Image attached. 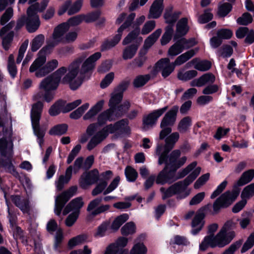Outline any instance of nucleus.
Segmentation results:
<instances>
[{
	"mask_svg": "<svg viewBox=\"0 0 254 254\" xmlns=\"http://www.w3.org/2000/svg\"><path fill=\"white\" fill-rule=\"evenodd\" d=\"M69 29L67 24H62L54 30L52 39L47 42V45L38 53L37 58L35 60L29 68V72L34 73L36 77H43L56 69L59 64L56 59H53L46 62V53H51L54 47L60 43H72L77 37L76 31H71L65 34Z\"/></svg>",
	"mask_w": 254,
	"mask_h": 254,
	"instance_id": "1",
	"label": "nucleus"
},
{
	"mask_svg": "<svg viewBox=\"0 0 254 254\" xmlns=\"http://www.w3.org/2000/svg\"><path fill=\"white\" fill-rule=\"evenodd\" d=\"M88 54L83 53L73 61L67 68V72L62 79L63 84H69L72 90L77 89L82 84L81 78L77 77L78 73L84 75L91 72L95 68L96 62L101 57L100 52L92 55L88 58Z\"/></svg>",
	"mask_w": 254,
	"mask_h": 254,
	"instance_id": "2",
	"label": "nucleus"
},
{
	"mask_svg": "<svg viewBox=\"0 0 254 254\" xmlns=\"http://www.w3.org/2000/svg\"><path fill=\"white\" fill-rule=\"evenodd\" d=\"M66 72L67 68L62 66L52 74L42 79L39 84V88L40 90L45 91V93L43 94L40 92H38L33 95V99L38 100L43 97L44 100L48 103L52 101L55 96L53 91L57 89L60 81L63 83L62 82V79Z\"/></svg>",
	"mask_w": 254,
	"mask_h": 254,
	"instance_id": "3",
	"label": "nucleus"
},
{
	"mask_svg": "<svg viewBox=\"0 0 254 254\" xmlns=\"http://www.w3.org/2000/svg\"><path fill=\"white\" fill-rule=\"evenodd\" d=\"M234 226L232 221H227L216 235H209L204 237L199 245L200 249L205 251L208 247L223 248L227 245L235 236V232L231 230Z\"/></svg>",
	"mask_w": 254,
	"mask_h": 254,
	"instance_id": "4",
	"label": "nucleus"
},
{
	"mask_svg": "<svg viewBox=\"0 0 254 254\" xmlns=\"http://www.w3.org/2000/svg\"><path fill=\"white\" fill-rule=\"evenodd\" d=\"M200 171L201 168L196 167L184 181L174 184L167 190H165L163 187L161 188L160 190L162 193V199H165L174 194H177L179 199L185 198L188 196L190 190L187 189V187L197 178Z\"/></svg>",
	"mask_w": 254,
	"mask_h": 254,
	"instance_id": "5",
	"label": "nucleus"
},
{
	"mask_svg": "<svg viewBox=\"0 0 254 254\" xmlns=\"http://www.w3.org/2000/svg\"><path fill=\"white\" fill-rule=\"evenodd\" d=\"M6 137L0 139V167H3L8 172L13 173L15 169L11 162L13 154V143L10 139V130H5Z\"/></svg>",
	"mask_w": 254,
	"mask_h": 254,
	"instance_id": "6",
	"label": "nucleus"
},
{
	"mask_svg": "<svg viewBox=\"0 0 254 254\" xmlns=\"http://www.w3.org/2000/svg\"><path fill=\"white\" fill-rule=\"evenodd\" d=\"M135 17L134 13H131L127 17L126 13L120 14L116 21V24H120L125 19L126 20L118 28V34L111 40H105L102 45V50H106L115 46L121 40L123 32L129 27Z\"/></svg>",
	"mask_w": 254,
	"mask_h": 254,
	"instance_id": "7",
	"label": "nucleus"
},
{
	"mask_svg": "<svg viewBox=\"0 0 254 254\" xmlns=\"http://www.w3.org/2000/svg\"><path fill=\"white\" fill-rule=\"evenodd\" d=\"M168 153H163L157 155L159 157L158 164H165V166L175 173L176 171L183 166L187 160L186 156L180 158L181 152L179 149L173 150L169 155Z\"/></svg>",
	"mask_w": 254,
	"mask_h": 254,
	"instance_id": "8",
	"label": "nucleus"
},
{
	"mask_svg": "<svg viewBox=\"0 0 254 254\" xmlns=\"http://www.w3.org/2000/svg\"><path fill=\"white\" fill-rule=\"evenodd\" d=\"M197 162L194 161L187 166L185 168L179 173V176H175V173L170 169L168 171L167 167L158 174L156 179V183L159 185H164L167 183H171L177 179L182 178L188 175L190 171L193 170L196 166Z\"/></svg>",
	"mask_w": 254,
	"mask_h": 254,
	"instance_id": "9",
	"label": "nucleus"
},
{
	"mask_svg": "<svg viewBox=\"0 0 254 254\" xmlns=\"http://www.w3.org/2000/svg\"><path fill=\"white\" fill-rule=\"evenodd\" d=\"M44 104L38 101L32 106L31 111V120L33 129L35 135L38 137V142L41 147L43 143V137L45 135L44 130L40 128V119L43 111Z\"/></svg>",
	"mask_w": 254,
	"mask_h": 254,
	"instance_id": "10",
	"label": "nucleus"
},
{
	"mask_svg": "<svg viewBox=\"0 0 254 254\" xmlns=\"http://www.w3.org/2000/svg\"><path fill=\"white\" fill-rule=\"evenodd\" d=\"M179 110V107L173 106L164 115L160 123V128L161 130L159 133L160 139H163L164 138L172 132V128L177 119V115Z\"/></svg>",
	"mask_w": 254,
	"mask_h": 254,
	"instance_id": "11",
	"label": "nucleus"
},
{
	"mask_svg": "<svg viewBox=\"0 0 254 254\" xmlns=\"http://www.w3.org/2000/svg\"><path fill=\"white\" fill-rule=\"evenodd\" d=\"M77 190L76 186H72L68 190L62 193L56 197L54 208L55 213L59 216L61 214L62 210L66 202L74 194Z\"/></svg>",
	"mask_w": 254,
	"mask_h": 254,
	"instance_id": "12",
	"label": "nucleus"
},
{
	"mask_svg": "<svg viewBox=\"0 0 254 254\" xmlns=\"http://www.w3.org/2000/svg\"><path fill=\"white\" fill-rule=\"evenodd\" d=\"M180 134L178 132H174L167 135L164 138L165 144H158L156 147V155H161L163 153H168L175 146L179 140Z\"/></svg>",
	"mask_w": 254,
	"mask_h": 254,
	"instance_id": "13",
	"label": "nucleus"
},
{
	"mask_svg": "<svg viewBox=\"0 0 254 254\" xmlns=\"http://www.w3.org/2000/svg\"><path fill=\"white\" fill-rule=\"evenodd\" d=\"M168 106H165L162 108L155 110L145 116L143 118V127L144 130L153 127L156 124L158 119L167 111Z\"/></svg>",
	"mask_w": 254,
	"mask_h": 254,
	"instance_id": "14",
	"label": "nucleus"
},
{
	"mask_svg": "<svg viewBox=\"0 0 254 254\" xmlns=\"http://www.w3.org/2000/svg\"><path fill=\"white\" fill-rule=\"evenodd\" d=\"M123 99L122 92L114 91L111 95V98L109 102V106L113 110L119 109L122 111V116L128 110L130 103L128 101H125L120 106H117Z\"/></svg>",
	"mask_w": 254,
	"mask_h": 254,
	"instance_id": "15",
	"label": "nucleus"
},
{
	"mask_svg": "<svg viewBox=\"0 0 254 254\" xmlns=\"http://www.w3.org/2000/svg\"><path fill=\"white\" fill-rule=\"evenodd\" d=\"M99 179V173L97 169H93L83 173L79 180L80 187L86 189L97 182Z\"/></svg>",
	"mask_w": 254,
	"mask_h": 254,
	"instance_id": "16",
	"label": "nucleus"
},
{
	"mask_svg": "<svg viewBox=\"0 0 254 254\" xmlns=\"http://www.w3.org/2000/svg\"><path fill=\"white\" fill-rule=\"evenodd\" d=\"M121 111L119 109L113 110L112 108H109L98 115V124L99 125H102L108 121L111 122L115 120L117 118L122 116V111Z\"/></svg>",
	"mask_w": 254,
	"mask_h": 254,
	"instance_id": "17",
	"label": "nucleus"
},
{
	"mask_svg": "<svg viewBox=\"0 0 254 254\" xmlns=\"http://www.w3.org/2000/svg\"><path fill=\"white\" fill-rule=\"evenodd\" d=\"M127 238L121 237L115 243L108 246L104 254H127V252L123 248L127 245Z\"/></svg>",
	"mask_w": 254,
	"mask_h": 254,
	"instance_id": "18",
	"label": "nucleus"
},
{
	"mask_svg": "<svg viewBox=\"0 0 254 254\" xmlns=\"http://www.w3.org/2000/svg\"><path fill=\"white\" fill-rule=\"evenodd\" d=\"M83 0H77L73 4L70 0H66L60 7L58 11L60 15L67 11L68 15H72L78 12L81 9Z\"/></svg>",
	"mask_w": 254,
	"mask_h": 254,
	"instance_id": "19",
	"label": "nucleus"
},
{
	"mask_svg": "<svg viewBox=\"0 0 254 254\" xmlns=\"http://www.w3.org/2000/svg\"><path fill=\"white\" fill-rule=\"evenodd\" d=\"M27 17L26 20V26L29 32H35L39 27L40 21L39 16L30 9L27 10Z\"/></svg>",
	"mask_w": 254,
	"mask_h": 254,
	"instance_id": "20",
	"label": "nucleus"
},
{
	"mask_svg": "<svg viewBox=\"0 0 254 254\" xmlns=\"http://www.w3.org/2000/svg\"><path fill=\"white\" fill-rule=\"evenodd\" d=\"M176 66L174 65V63L171 64L169 59L166 58L160 60L156 64L155 67L157 70H161L162 75L166 77L173 71Z\"/></svg>",
	"mask_w": 254,
	"mask_h": 254,
	"instance_id": "21",
	"label": "nucleus"
},
{
	"mask_svg": "<svg viewBox=\"0 0 254 254\" xmlns=\"http://www.w3.org/2000/svg\"><path fill=\"white\" fill-rule=\"evenodd\" d=\"M102 200V198L101 197H98L91 201L88 205L87 208V211L91 212L92 211L91 214L95 216L109 210L110 205L108 204L102 205L97 207L101 202Z\"/></svg>",
	"mask_w": 254,
	"mask_h": 254,
	"instance_id": "22",
	"label": "nucleus"
},
{
	"mask_svg": "<svg viewBox=\"0 0 254 254\" xmlns=\"http://www.w3.org/2000/svg\"><path fill=\"white\" fill-rule=\"evenodd\" d=\"M14 25V22L11 21L7 25L3 27L0 31V36L2 37V46L5 50H8L9 49L13 38V32H11L6 36L3 37L2 36L7 31L11 29Z\"/></svg>",
	"mask_w": 254,
	"mask_h": 254,
	"instance_id": "23",
	"label": "nucleus"
},
{
	"mask_svg": "<svg viewBox=\"0 0 254 254\" xmlns=\"http://www.w3.org/2000/svg\"><path fill=\"white\" fill-rule=\"evenodd\" d=\"M127 124L128 122L127 120H122L114 124H110L106 126L99 132H102L104 135H106V137L109 133H113L122 130L126 127Z\"/></svg>",
	"mask_w": 254,
	"mask_h": 254,
	"instance_id": "24",
	"label": "nucleus"
},
{
	"mask_svg": "<svg viewBox=\"0 0 254 254\" xmlns=\"http://www.w3.org/2000/svg\"><path fill=\"white\" fill-rule=\"evenodd\" d=\"M140 33V29L139 27H136L127 35L122 42L123 45H126L134 42L135 44L133 45H140L143 41L142 37L139 36Z\"/></svg>",
	"mask_w": 254,
	"mask_h": 254,
	"instance_id": "25",
	"label": "nucleus"
},
{
	"mask_svg": "<svg viewBox=\"0 0 254 254\" xmlns=\"http://www.w3.org/2000/svg\"><path fill=\"white\" fill-rule=\"evenodd\" d=\"M84 201L82 197H77L72 199L64 209L63 214L64 215H66L70 211L73 212L78 211L79 214L80 209L84 205Z\"/></svg>",
	"mask_w": 254,
	"mask_h": 254,
	"instance_id": "26",
	"label": "nucleus"
},
{
	"mask_svg": "<svg viewBox=\"0 0 254 254\" xmlns=\"http://www.w3.org/2000/svg\"><path fill=\"white\" fill-rule=\"evenodd\" d=\"M163 9V0H155L150 8L148 18H159L161 16Z\"/></svg>",
	"mask_w": 254,
	"mask_h": 254,
	"instance_id": "27",
	"label": "nucleus"
},
{
	"mask_svg": "<svg viewBox=\"0 0 254 254\" xmlns=\"http://www.w3.org/2000/svg\"><path fill=\"white\" fill-rule=\"evenodd\" d=\"M215 80V76L211 73H205L198 78L192 80L190 85L191 86L201 87L206 84H212Z\"/></svg>",
	"mask_w": 254,
	"mask_h": 254,
	"instance_id": "28",
	"label": "nucleus"
},
{
	"mask_svg": "<svg viewBox=\"0 0 254 254\" xmlns=\"http://www.w3.org/2000/svg\"><path fill=\"white\" fill-rule=\"evenodd\" d=\"M187 65L189 67L193 66L194 68L196 70L205 71L210 68L211 64L210 62L206 60L200 61L197 58H194L188 63Z\"/></svg>",
	"mask_w": 254,
	"mask_h": 254,
	"instance_id": "29",
	"label": "nucleus"
},
{
	"mask_svg": "<svg viewBox=\"0 0 254 254\" xmlns=\"http://www.w3.org/2000/svg\"><path fill=\"white\" fill-rule=\"evenodd\" d=\"M204 214L203 213L198 212L193 219L191 223L192 228L191 233L193 235H196L201 230L204 225Z\"/></svg>",
	"mask_w": 254,
	"mask_h": 254,
	"instance_id": "30",
	"label": "nucleus"
},
{
	"mask_svg": "<svg viewBox=\"0 0 254 254\" xmlns=\"http://www.w3.org/2000/svg\"><path fill=\"white\" fill-rule=\"evenodd\" d=\"M73 167L69 166L66 170L65 175H61L58 180L56 182V187L58 190H62L65 184L68 183L71 178Z\"/></svg>",
	"mask_w": 254,
	"mask_h": 254,
	"instance_id": "31",
	"label": "nucleus"
},
{
	"mask_svg": "<svg viewBox=\"0 0 254 254\" xmlns=\"http://www.w3.org/2000/svg\"><path fill=\"white\" fill-rule=\"evenodd\" d=\"M188 21L187 18H183L178 21L177 24L176 34L174 37L175 40H177L187 33L189 29Z\"/></svg>",
	"mask_w": 254,
	"mask_h": 254,
	"instance_id": "32",
	"label": "nucleus"
},
{
	"mask_svg": "<svg viewBox=\"0 0 254 254\" xmlns=\"http://www.w3.org/2000/svg\"><path fill=\"white\" fill-rule=\"evenodd\" d=\"M11 200L23 213H28L30 210L29 201L27 199L21 198L18 195H12Z\"/></svg>",
	"mask_w": 254,
	"mask_h": 254,
	"instance_id": "33",
	"label": "nucleus"
},
{
	"mask_svg": "<svg viewBox=\"0 0 254 254\" xmlns=\"http://www.w3.org/2000/svg\"><path fill=\"white\" fill-rule=\"evenodd\" d=\"M198 52L197 49H191L178 56L174 62V65L179 66L187 62Z\"/></svg>",
	"mask_w": 254,
	"mask_h": 254,
	"instance_id": "34",
	"label": "nucleus"
},
{
	"mask_svg": "<svg viewBox=\"0 0 254 254\" xmlns=\"http://www.w3.org/2000/svg\"><path fill=\"white\" fill-rule=\"evenodd\" d=\"M162 33L161 29H157L148 37L146 38L144 42L143 47L141 49H145L147 52L148 50L155 43Z\"/></svg>",
	"mask_w": 254,
	"mask_h": 254,
	"instance_id": "35",
	"label": "nucleus"
},
{
	"mask_svg": "<svg viewBox=\"0 0 254 254\" xmlns=\"http://www.w3.org/2000/svg\"><path fill=\"white\" fill-rule=\"evenodd\" d=\"M104 103L105 102L103 100L98 101L83 116V119L85 120H88L92 119L101 110Z\"/></svg>",
	"mask_w": 254,
	"mask_h": 254,
	"instance_id": "36",
	"label": "nucleus"
},
{
	"mask_svg": "<svg viewBox=\"0 0 254 254\" xmlns=\"http://www.w3.org/2000/svg\"><path fill=\"white\" fill-rule=\"evenodd\" d=\"M184 42H186L184 40H178L174 43L169 49L168 55L174 57L181 53L184 50L183 45L185 43Z\"/></svg>",
	"mask_w": 254,
	"mask_h": 254,
	"instance_id": "37",
	"label": "nucleus"
},
{
	"mask_svg": "<svg viewBox=\"0 0 254 254\" xmlns=\"http://www.w3.org/2000/svg\"><path fill=\"white\" fill-rule=\"evenodd\" d=\"M237 194L227 191L217 199L222 203L225 207L230 205L236 198Z\"/></svg>",
	"mask_w": 254,
	"mask_h": 254,
	"instance_id": "38",
	"label": "nucleus"
},
{
	"mask_svg": "<svg viewBox=\"0 0 254 254\" xmlns=\"http://www.w3.org/2000/svg\"><path fill=\"white\" fill-rule=\"evenodd\" d=\"M254 177V170L251 169L243 173L237 182V186H242L250 182Z\"/></svg>",
	"mask_w": 254,
	"mask_h": 254,
	"instance_id": "39",
	"label": "nucleus"
},
{
	"mask_svg": "<svg viewBox=\"0 0 254 254\" xmlns=\"http://www.w3.org/2000/svg\"><path fill=\"white\" fill-rule=\"evenodd\" d=\"M106 138V135H104L102 132H98L94 135L88 142L87 148L89 150H92L98 144L101 143Z\"/></svg>",
	"mask_w": 254,
	"mask_h": 254,
	"instance_id": "40",
	"label": "nucleus"
},
{
	"mask_svg": "<svg viewBox=\"0 0 254 254\" xmlns=\"http://www.w3.org/2000/svg\"><path fill=\"white\" fill-rule=\"evenodd\" d=\"M192 124L191 119L189 116L183 118L179 123L178 129L180 132H186L187 131Z\"/></svg>",
	"mask_w": 254,
	"mask_h": 254,
	"instance_id": "41",
	"label": "nucleus"
},
{
	"mask_svg": "<svg viewBox=\"0 0 254 254\" xmlns=\"http://www.w3.org/2000/svg\"><path fill=\"white\" fill-rule=\"evenodd\" d=\"M63 239V231L61 228H59L56 232L54 239V248L56 252H61V248Z\"/></svg>",
	"mask_w": 254,
	"mask_h": 254,
	"instance_id": "42",
	"label": "nucleus"
},
{
	"mask_svg": "<svg viewBox=\"0 0 254 254\" xmlns=\"http://www.w3.org/2000/svg\"><path fill=\"white\" fill-rule=\"evenodd\" d=\"M138 48V45H131L126 47L123 53V58L124 60L130 59L135 55Z\"/></svg>",
	"mask_w": 254,
	"mask_h": 254,
	"instance_id": "43",
	"label": "nucleus"
},
{
	"mask_svg": "<svg viewBox=\"0 0 254 254\" xmlns=\"http://www.w3.org/2000/svg\"><path fill=\"white\" fill-rule=\"evenodd\" d=\"M87 239V236L86 234L78 235L70 239L68 242V246L71 249L73 247L80 245L85 242Z\"/></svg>",
	"mask_w": 254,
	"mask_h": 254,
	"instance_id": "44",
	"label": "nucleus"
},
{
	"mask_svg": "<svg viewBox=\"0 0 254 254\" xmlns=\"http://www.w3.org/2000/svg\"><path fill=\"white\" fill-rule=\"evenodd\" d=\"M197 75V72L195 70H190L186 72L180 71L178 73L177 77L180 80L186 81L196 77Z\"/></svg>",
	"mask_w": 254,
	"mask_h": 254,
	"instance_id": "45",
	"label": "nucleus"
},
{
	"mask_svg": "<svg viewBox=\"0 0 254 254\" xmlns=\"http://www.w3.org/2000/svg\"><path fill=\"white\" fill-rule=\"evenodd\" d=\"M45 36L43 34L37 35L32 41L30 46L33 52L37 51L43 44Z\"/></svg>",
	"mask_w": 254,
	"mask_h": 254,
	"instance_id": "46",
	"label": "nucleus"
},
{
	"mask_svg": "<svg viewBox=\"0 0 254 254\" xmlns=\"http://www.w3.org/2000/svg\"><path fill=\"white\" fill-rule=\"evenodd\" d=\"M68 126L66 124L55 126L49 130V134L52 135H62L66 133Z\"/></svg>",
	"mask_w": 254,
	"mask_h": 254,
	"instance_id": "47",
	"label": "nucleus"
},
{
	"mask_svg": "<svg viewBox=\"0 0 254 254\" xmlns=\"http://www.w3.org/2000/svg\"><path fill=\"white\" fill-rule=\"evenodd\" d=\"M64 102L58 101L55 103L49 109V113L51 116H55L59 114L64 108Z\"/></svg>",
	"mask_w": 254,
	"mask_h": 254,
	"instance_id": "48",
	"label": "nucleus"
},
{
	"mask_svg": "<svg viewBox=\"0 0 254 254\" xmlns=\"http://www.w3.org/2000/svg\"><path fill=\"white\" fill-rule=\"evenodd\" d=\"M128 219V216L127 214H123L117 217L113 222L111 228L114 231L119 229L120 226L127 221Z\"/></svg>",
	"mask_w": 254,
	"mask_h": 254,
	"instance_id": "49",
	"label": "nucleus"
},
{
	"mask_svg": "<svg viewBox=\"0 0 254 254\" xmlns=\"http://www.w3.org/2000/svg\"><path fill=\"white\" fill-rule=\"evenodd\" d=\"M125 174L126 179L129 182H134L137 177L138 173L137 171L131 166H127L125 170Z\"/></svg>",
	"mask_w": 254,
	"mask_h": 254,
	"instance_id": "50",
	"label": "nucleus"
},
{
	"mask_svg": "<svg viewBox=\"0 0 254 254\" xmlns=\"http://www.w3.org/2000/svg\"><path fill=\"white\" fill-rule=\"evenodd\" d=\"M49 0H43L41 3L36 2L32 4L27 9L37 14L38 12L43 11L47 7Z\"/></svg>",
	"mask_w": 254,
	"mask_h": 254,
	"instance_id": "51",
	"label": "nucleus"
},
{
	"mask_svg": "<svg viewBox=\"0 0 254 254\" xmlns=\"http://www.w3.org/2000/svg\"><path fill=\"white\" fill-rule=\"evenodd\" d=\"M147 52L145 49H141L139 51L138 57L135 59L133 63L137 67H141L146 62L147 58L146 56Z\"/></svg>",
	"mask_w": 254,
	"mask_h": 254,
	"instance_id": "52",
	"label": "nucleus"
},
{
	"mask_svg": "<svg viewBox=\"0 0 254 254\" xmlns=\"http://www.w3.org/2000/svg\"><path fill=\"white\" fill-rule=\"evenodd\" d=\"M89 107V104L86 103L84 104L81 106L77 108L76 110L72 112L70 114V117L73 119H77L79 118L84 112L87 110Z\"/></svg>",
	"mask_w": 254,
	"mask_h": 254,
	"instance_id": "53",
	"label": "nucleus"
},
{
	"mask_svg": "<svg viewBox=\"0 0 254 254\" xmlns=\"http://www.w3.org/2000/svg\"><path fill=\"white\" fill-rule=\"evenodd\" d=\"M7 68L10 75L14 78L17 74V68L14 64V57L12 54L8 59Z\"/></svg>",
	"mask_w": 254,
	"mask_h": 254,
	"instance_id": "54",
	"label": "nucleus"
},
{
	"mask_svg": "<svg viewBox=\"0 0 254 254\" xmlns=\"http://www.w3.org/2000/svg\"><path fill=\"white\" fill-rule=\"evenodd\" d=\"M173 32V28L171 25L168 26L166 31L161 39V43L162 45L167 44L171 40Z\"/></svg>",
	"mask_w": 254,
	"mask_h": 254,
	"instance_id": "55",
	"label": "nucleus"
},
{
	"mask_svg": "<svg viewBox=\"0 0 254 254\" xmlns=\"http://www.w3.org/2000/svg\"><path fill=\"white\" fill-rule=\"evenodd\" d=\"M156 26V22L154 20L146 21L143 25L140 33L142 35H147L151 32Z\"/></svg>",
	"mask_w": 254,
	"mask_h": 254,
	"instance_id": "56",
	"label": "nucleus"
},
{
	"mask_svg": "<svg viewBox=\"0 0 254 254\" xmlns=\"http://www.w3.org/2000/svg\"><path fill=\"white\" fill-rule=\"evenodd\" d=\"M121 230L123 235H131L135 232V224L132 222L127 223L121 228Z\"/></svg>",
	"mask_w": 254,
	"mask_h": 254,
	"instance_id": "57",
	"label": "nucleus"
},
{
	"mask_svg": "<svg viewBox=\"0 0 254 254\" xmlns=\"http://www.w3.org/2000/svg\"><path fill=\"white\" fill-rule=\"evenodd\" d=\"M254 195V183L246 187L243 190L241 193L242 198L249 199Z\"/></svg>",
	"mask_w": 254,
	"mask_h": 254,
	"instance_id": "58",
	"label": "nucleus"
},
{
	"mask_svg": "<svg viewBox=\"0 0 254 254\" xmlns=\"http://www.w3.org/2000/svg\"><path fill=\"white\" fill-rule=\"evenodd\" d=\"M232 6L231 4L226 2L219 5L218 14L220 17L226 16L231 10Z\"/></svg>",
	"mask_w": 254,
	"mask_h": 254,
	"instance_id": "59",
	"label": "nucleus"
},
{
	"mask_svg": "<svg viewBox=\"0 0 254 254\" xmlns=\"http://www.w3.org/2000/svg\"><path fill=\"white\" fill-rule=\"evenodd\" d=\"M150 79L149 75H140L136 76L133 81V85L136 87L144 85Z\"/></svg>",
	"mask_w": 254,
	"mask_h": 254,
	"instance_id": "60",
	"label": "nucleus"
},
{
	"mask_svg": "<svg viewBox=\"0 0 254 254\" xmlns=\"http://www.w3.org/2000/svg\"><path fill=\"white\" fill-rule=\"evenodd\" d=\"M233 52L232 47L229 45H226L217 51V54L219 56L227 58L232 55Z\"/></svg>",
	"mask_w": 254,
	"mask_h": 254,
	"instance_id": "61",
	"label": "nucleus"
},
{
	"mask_svg": "<svg viewBox=\"0 0 254 254\" xmlns=\"http://www.w3.org/2000/svg\"><path fill=\"white\" fill-rule=\"evenodd\" d=\"M147 249L143 243H137L130 251V254H145Z\"/></svg>",
	"mask_w": 254,
	"mask_h": 254,
	"instance_id": "62",
	"label": "nucleus"
},
{
	"mask_svg": "<svg viewBox=\"0 0 254 254\" xmlns=\"http://www.w3.org/2000/svg\"><path fill=\"white\" fill-rule=\"evenodd\" d=\"M252 20L253 18L252 15L248 12H245L242 16L237 19V22L240 25H247L252 23Z\"/></svg>",
	"mask_w": 254,
	"mask_h": 254,
	"instance_id": "63",
	"label": "nucleus"
},
{
	"mask_svg": "<svg viewBox=\"0 0 254 254\" xmlns=\"http://www.w3.org/2000/svg\"><path fill=\"white\" fill-rule=\"evenodd\" d=\"M120 181V177L119 176L116 177L110 184L107 188L104 191L103 194L106 195L114 190L118 187Z\"/></svg>",
	"mask_w": 254,
	"mask_h": 254,
	"instance_id": "64",
	"label": "nucleus"
}]
</instances>
